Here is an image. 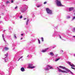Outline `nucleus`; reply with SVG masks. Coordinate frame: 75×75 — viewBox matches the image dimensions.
Segmentation results:
<instances>
[{"label": "nucleus", "mask_w": 75, "mask_h": 75, "mask_svg": "<svg viewBox=\"0 0 75 75\" xmlns=\"http://www.w3.org/2000/svg\"><path fill=\"white\" fill-rule=\"evenodd\" d=\"M56 3L58 6H62V7H63V5H62L61 2V1H60L59 0H56Z\"/></svg>", "instance_id": "f257e3e1"}, {"label": "nucleus", "mask_w": 75, "mask_h": 75, "mask_svg": "<svg viewBox=\"0 0 75 75\" xmlns=\"http://www.w3.org/2000/svg\"><path fill=\"white\" fill-rule=\"evenodd\" d=\"M46 11L48 14H52V11L50 10L49 8H46Z\"/></svg>", "instance_id": "f03ea898"}, {"label": "nucleus", "mask_w": 75, "mask_h": 75, "mask_svg": "<svg viewBox=\"0 0 75 75\" xmlns=\"http://www.w3.org/2000/svg\"><path fill=\"white\" fill-rule=\"evenodd\" d=\"M57 68L58 69V71L60 72H62L63 73H67V71L61 70V69H60L59 68H58V67H57Z\"/></svg>", "instance_id": "7ed1b4c3"}, {"label": "nucleus", "mask_w": 75, "mask_h": 75, "mask_svg": "<svg viewBox=\"0 0 75 75\" xmlns=\"http://www.w3.org/2000/svg\"><path fill=\"white\" fill-rule=\"evenodd\" d=\"M59 67V68H62V69H66V68H65V67H64L63 66H60Z\"/></svg>", "instance_id": "20e7f679"}, {"label": "nucleus", "mask_w": 75, "mask_h": 75, "mask_svg": "<svg viewBox=\"0 0 75 75\" xmlns=\"http://www.w3.org/2000/svg\"><path fill=\"white\" fill-rule=\"evenodd\" d=\"M74 7H70L69 8V11H72V10H74Z\"/></svg>", "instance_id": "39448f33"}, {"label": "nucleus", "mask_w": 75, "mask_h": 75, "mask_svg": "<svg viewBox=\"0 0 75 75\" xmlns=\"http://www.w3.org/2000/svg\"><path fill=\"white\" fill-rule=\"evenodd\" d=\"M21 70L22 72H24V71H25V69H24V67H22L21 68Z\"/></svg>", "instance_id": "423d86ee"}, {"label": "nucleus", "mask_w": 75, "mask_h": 75, "mask_svg": "<svg viewBox=\"0 0 75 75\" xmlns=\"http://www.w3.org/2000/svg\"><path fill=\"white\" fill-rule=\"evenodd\" d=\"M35 66H33V67H28V68H31V69H33L34 68H35Z\"/></svg>", "instance_id": "0eeeda50"}, {"label": "nucleus", "mask_w": 75, "mask_h": 75, "mask_svg": "<svg viewBox=\"0 0 75 75\" xmlns=\"http://www.w3.org/2000/svg\"><path fill=\"white\" fill-rule=\"evenodd\" d=\"M50 55H51L52 56H53V55H54V53L52 52H50Z\"/></svg>", "instance_id": "6e6552de"}, {"label": "nucleus", "mask_w": 75, "mask_h": 75, "mask_svg": "<svg viewBox=\"0 0 75 75\" xmlns=\"http://www.w3.org/2000/svg\"><path fill=\"white\" fill-rule=\"evenodd\" d=\"M48 67L50 68V69H53V68H52V66H50V65H48Z\"/></svg>", "instance_id": "1a4fd4ad"}, {"label": "nucleus", "mask_w": 75, "mask_h": 75, "mask_svg": "<svg viewBox=\"0 0 75 75\" xmlns=\"http://www.w3.org/2000/svg\"><path fill=\"white\" fill-rule=\"evenodd\" d=\"M48 50V48L46 49L45 50H42L43 52H45V51H47V50Z\"/></svg>", "instance_id": "9d476101"}, {"label": "nucleus", "mask_w": 75, "mask_h": 75, "mask_svg": "<svg viewBox=\"0 0 75 75\" xmlns=\"http://www.w3.org/2000/svg\"><path fill=\"white\" fill-rule=\"evenodd\" d=\"M70 66H71V67H75V65L73 64H70Z\"/></svg>", "instance_id": "9b49d317"}, {"label": "nucleus", "mask_w": 75, "mask_h": 75, "mask_svg": "<svg viewBox=\"0 0 75 75\" xmlns=\"http://www.w3.org/2000/svg\"><path fill=\"white\" fill-rule=\"evenodd\" d=\"M5 57L4 58H7V56H8V54L6 53V54L5 55Z\"/></svg>", "instance_id": "f8f14e48"}, {"label": "nucleus", "mask_w": 75, "mask_h": 75, "mask_svg": "<svg viewBox=\"0 0 75 75\" xmlns=\"http://www.w3.org/2000/svg\"><path fill=\"white\" fill-rule=\"evenodd\" d=\"M45 71H48L49 70V69H48V68H46L45 69Z\"/></svg>", "instance_id": "ddd939ff"}, {"label": "nucleus", "mask_w": 75, "mask_h": 75, "mask_svg": "<svg viewBox=\"0 0 75 75\" xmlns=\"http://www.w3.org/2000/svg\"><path fill=\"white\" fill-rule=\"evenodd\" d=\"M5 49L6 50H8V48L7 47H5Z\"/></svg>", "instance_id": "4468645a"}, {"label": "nucleus", "mask_w": 75, "mask_h": 75, "mask_svg": "<svg viewBox=\"0 0 75 75\" xmlns=\"http://www.w3.org/2000/svg\"><path fill=\"white\" fill-rule=\"evenodd\" d=\"M65 70L67 71H68V72H69V71H70V70H69L68 69H67L66 68Z\"/></svg>", "instance_id": "2eb2a0df"}, {"label": "nucleus", "mask_w": 75, "mask_h": 75, "mask_svg": "<svg viewBox=\"0 0 75 75\" xmlns=\"http://www.w3.org/2000/svg\"><path fill=\"white\" fill-rule=\"evenodd\" d=\"M28 65L29 67H32V66H33V65L31 64H29Z\"/></svg>", "instance_id": "dca6fc26"}, {"label": "nucleus", "mask_w": 75, "mask_h": 75, "mask_svg": "<svg viewBox=\"0 0 75 75\" xmlns=\"http://www.w3.org/2000/svg\"><path fill=\"white\" fill-rule=\"evenodd\" d=\"M29 21V20H28H28L26 22V25H28V22Z\"/></svg>", "instance_id": "f3484780"}, {"label": "nucleus", "mask_w": 75, "mask_h": 75, "mask_svg": "<svg viewBox=\"0 0 75 75\" xmlns=\"http://www.w3.org/2000/svg\"><path fill=\"white\" fill-rule=\"evenodd\" d=\"M41 40H42V42H43V41H44V38L42 37L41 38Z\"/></svg>", "instance_id": "a211bd4d"}, {"label": "nucleus", "mask_w": 75, "mask_h": 75, "mask_svg": "<svg viewBox=\"0 0 75 75\" xmlns=\"http://www.w3.org/2000/svg\"><path fill=\"white\" fill-rule=\"evenodd\" d=\"M60 59V58H58V59H57L55 60V61H58V60H59V59Z\"/></svg>", "instance_id": "6ab92c4d"}, {"label": "nucleus", "mask_w": 75, "mask_h": 75, "mask_svg": "<svg viewBox=\"0 0 75 75\" xmlns=\"http://www.w3.org/2000/svg\"><path fill=\"white\" fill-rule=\"evenodd\" d=\"M38 42H39V44H40V39H38Z\"/></svg>", "instance_id": "aec40b11"}, {"label": "nucleus", "mask_w": 75, "mask_h": 75, "mask_svg": "<svg viewBox=\"0 0 75 75\" xmlns=\"http://www.w3.org/2000/svg\"><path fill=\"white\" fill-rule=\"evenodd\" d=\"M68 64H69V65H70L71 64V63L70 62H67Z\"/></svg>", "instance_id": "412c9836"}, {"label": "nucleus", "mask_w": 75, "mask_h": 75, "mask_svg": "<svg viewBox=\"0 0 75 75\" xmlns=\"http://www.w3.org/2000/svg\"><path fill=\"white\" fill-rule=\"evenodd\" d=\"M14 38H17V37H16V34L14 35Z\"/></svg>", "instance_id": "4be33fe9"}, {"label": "nucleus", "mask_w": 75, "mask_h": 75, "mask_svg": "<svg viewBox=\"0 0 75 75\" xmlns=\"http://www.w3.org/2000/svg\"><path fill=\"white\" fill-rule=\"evenodd\" d=\"M23 57V56L21 57L19 59L18 61H19L20 60V59H21V58H22Z\"/></svg>", "instance_id": "5701e85b"}, {"label": "nucleus", "mask_w": 75, "mask_h": 75, "mask_svg": "<svg viewBox=\"0 0 75 75\" xmlns=\"http://www.w3.org/2000/svg\"><path fill=\"white\" fill-rule=\"evenodd\" d=\"M19 17L20 18H23V16H21Z\"/></svg>", "instance_id": "b1692460"}, {"label": "nucleus", "mask_w": 75, "mask_h": 75, "mask_svg": "<svg viewBox=\"0 0 75 75\" xmlns=\"http://www.w3.org/2000/svg\"><path fill=\"white\" fill-rule=\"evenodd\" d=\"M71 68L72 69H74V70H75V68H74V67H71Z\"/></svg>", "instance_id": "393cba45"}, {"label": "nucleus", "mask_w": 75, "mask_h": 75, "mask_svg": "<svg viewBox=\"0 0 75 75\" xmlns=\"http://www.w3.org/2000/svg\"><path fill=\"white\" fill-rule=\"evenodd\" d=\"M44 4H47V2L45 1L44 3Z\"/></svg>", "instance_id": "a878e982"}, {"label": "nucleus", "mask_w": 75, "mask_h": 75, "mask_svg": "<svg viewBox=\"0 0 75 75\" xmlns=\"http://www.w3.org/2000/svg\"><path fill=\"white\" fill-rule=\"evenodd\" d=\"M8 3H9V1H7L6 2V4H8Z\"/></svg>", "instance_id": "bb28decb"}, {"label": "nucleus", "mask_w": 75, "mask_h": 75, "mask_svg": "<svg viewBox=\"0 0 75 75\" xmlns=\"http://www.w3.org/2000/svg\"><path fill=\"white\" fill-rule=\"evenodd\" d=\"M2 37L3 38H4V34H3L2 35Z\"/></svg>", "instance_id": "cd10ccee"}, {"label": "nucleus", "mask_w": 75, "mask_h": 75, "mask_svg": "<svg viewBox=\"0 0 75 75\" xmlns=\"http://www.w3.org/2000/svg\"><path fill=\"white\" fill-rule=\"evenodd\" d=\"M11 2L12 3H13V0H12L11 1Z\"/></svg>", "instance_id": "c85d7f7f"}, {"label": "nucleus", "mask_w": 75, "mask_h": 75, "mask_svg": "<svg viewBox=\"0 0 75 75\" xmlns=\"http://www.w3.org/2000/svg\"><path fill=\"white\" fill-rule=\"evenodd\" d=\"M17 6H16V7H15V9H16L17 8Z\"/></svg>", "instance_id": "c756f323"}, {"label": "nucleus", "mask_w": 75, "mask_h": 75, "mask_svg": "<svg viewBox=\"0 0 75 75\" xmlns=\"http://www.w3.org/2000/svg\"><path fill=\"white\" fill-rule=\"evenodd\" d=\"M23 35H24V34H21V36H23Z\"/></svg>", "instance_id": "7c9ffc66"}, {"label": "nucleus", "mask_w": 75, "mask_h": 75, "mask_svg": "<svg viewBox=\"0 0 75 75\" xmlns=\"http://www.w3.org/2000/svg\"><path fill=\"white\" fill-rule=\"evenodd\" d=\"M74 19H75V16L73 17V19L74 20Z\"/></svg>", "instance_id": "2f4dec72"}, {"label": "nucleus", "mask_w": 75, "mask_h": 75, "mask_svg": "<svg viewBox=\"0 0 75 75\" xmlns=\"http://www.w3.org/2000/svg\"><path fill=\"white\" fill-rule=\"evenodd\" d=\"M40 7V5H38V6H37V7Z\"/></svg>", "instance_id": "473e14b6"}, {"label": "nucleus", "mask_w": 75, "mask_h": 75, "mask_svg": "<svg viewBox=\"0 0 75 75\" xmlns=\"http://www.w3.org/2000/svg\"><path fill=\"white\" fill-rule=\"evenodd\" d=\"M70 18V17L69 16L67 17V18Z\"/></svg>", "instance_id": "72a5a7b5"}, {"label": "nucleus", "mask_w": 75, "mask_h": 75, "mask_svg": "<svg viewBox=\"0 0 75 75\" xmlns=\"http://www.w3.org/2000/svg\"><path fill=\"white\" fill-rule=\"evenodd\" d=\"M59 36L60 37V38H61V36L60 35H59Z\"/></svg>", "instance_id": "f704fd0d"}, {"label": "nucleus", "mask_w": 75, "mask_h": 75, "mask_svg": "<svg viewBox=\"0 0 75 75\" xmlns=\"http://www.w3.org/2000/svg\"><path fill=\"white\" fill-rule=\"evenodd\" d=\"M73 30H74V31H75V28H74Z\"/></svg>", "instance_id": "c9c22d12"}, {"label": "nucleus", "mask_w": 75, "mask_h": 75, "mask_svg": "<svg viewBox=\"0 0 75 75\" xmlns=\"http://www.w3.org/2000/svg\"><path fill=\"white\" fill-rule=\"evenodd\" d=\"M5 62H7V61H6V59H5Z\"/></svg>", "instance_id": "e433bc0d"}, {"label": "nucleus", "mask_w": 75, "mask_h": 75, "mask_svg": "<svg viewBox=\"0 0 75 75\" xmlns=\"http://www.w3.org/2000/svg\"><path fill=\"white\" fill-rule=\"evenodd\" d=\"M23 39V38H21V40H22V39Z\"/></svg>", "instance_id": "4c0bfd02"}, {"label": "nucleus", "mask_w": 75, "mask_h": 75, "mask_svg": "<svg viewBox=\"0 0 75 75\" xmlns=\"http://www.w3.org/2000/svg\"><path fill=\"white\" fill-rule=\"evenodd\" d=\"M26 18H25L24 19V20H26Z\"/></svg>", "instance_id": "58836bf2"}, {"label": "nucleus", "mask_w": 75, "mask_h": 75, "mask_svg": "<svg viewBox=\"0 0 75 75\" xmlns=\"http://www.w3.org/2000/svg\"><path fill=\"white\" fill-rule=\"evenodd\" d=\"M73 37H75V36H73Z\"/></svg>", "instance_id": "ea45409f"}, {"label": "nucleus", "mask_w": 75, "mask_h": 75, "mask_svg": "<svg viewBox=\"0 0 75 75\" xmlns=\"http://www.w3.org/2000/svg\"><path fill=\"white\" fill-rule=\"evenodd\" d=\"M71 72V74H72V72Z\"/></svg>", "instance_id": "a19ab883"}, {"label": "nucleus", "mask_w": 75, "mask_h": 75, "mask_svg": "<svg viewBox=\"0 0 75 75\" xmlns=\"http://www.w3.org/2000/svg\"><path fill=\"white\" fill-rule=\"evenodd\" d=\"M62 52H64V51L63 50H62Z\"/></svg>", "instance_id": "79ce46f5"}, {"label": "nucleus", "mask_w": 75, "mask_h": 75, "mask_svg": "<svg viewBox=\"0 0 75 75\" xmlns=\"http://www.w3.org/2000/svg\"><path fill=\"white\" fill-rule=\"evenodd\" d=\"M1 18V16H0V18Z\"/></svg>", "instance_id": "37998d69"}, {"label": "nucleus", "mask_w": 75, "mask_h": 75, "mask_svg": "<svg viewBox=\"0 0 75 75\" xmlns=\"http://www.w3.org/2000/svg\"><path fill=\"white\" fill-rule=\"evenodd\" d=\"M62 55H63V54H62Z\"/></svg>", "instance_id": "c03bdc74"}, {"label": "nucleus", "mask_w": 75, "mask_h": 75, "mask_svg": "<svg viewBox=\"0 0 75 75\" xmlns=\"http://www.w3.org/2000/svg\"><path fill=\"white\" fill-rule=\"evenodd\" d=\"M26 1H27V0H26Z\"/></svg>", "instance_id": "a18cd8bd"}]
</instances>
